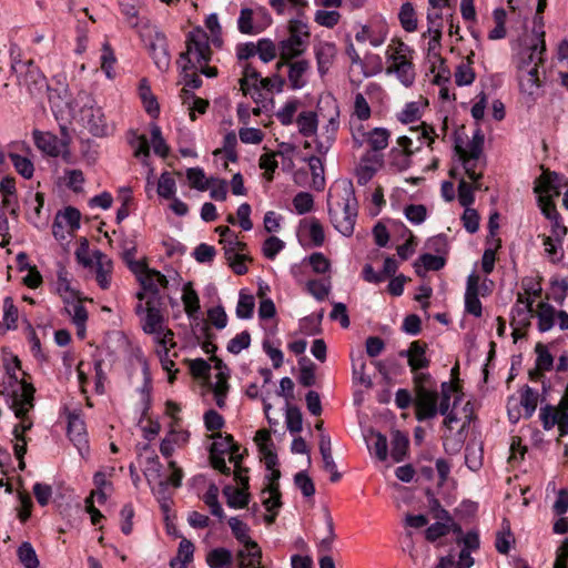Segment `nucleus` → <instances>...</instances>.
Segmentation results:
<instances>
[{
	"instance_id": "obj_1",
	"label": "nucleus",
	"mask_w": 568,
	"mask_h": 568,
	"mask_svg": "<svg viewBox=\"0 0 568 568\" xmlns=\"http://www.w3.org/2000/svg\"><path fill=\"white\" fill-rule=\"evenodd\" d=\"M8 381L1 395L6 396L7 403L10 408L14 412L16 417H21L26 412H30L34 407V386L19 378L16 374L20 369V361L17 356L12 357L11 363L4 365Z\"/></svg>"
},
{
	"instance_id": "obj_2",
	"label": "nucleus",
	"mask_w": 568,
	"mask_h": 568,
	"mask_svg": "<svg viewBox=\"0 0 568 568\" xmlns=\"http://www.w3.org/2000/svg\"><path fill=\"white\" fill-rule=\"evenodd\" d=\"M357 207L354 186L351 181H344L341 197L334 203L328 200L331 222L344 236H351L354 233Z\"/></svg>"
},
{
	"instance_id": "obj_3",
	"label": "nucleus",
	"mask_w": 568,
	"mask_h": 568,
	"mask_svg": "<svg viewBox=\"0 0 568 568\" xmlns=\"http://www.w3.org/2000/svg\"><path fill=\"white\" fill-rule=\"evenodd\" d=\"M211 54L212 50L206 32L202 29H195L189 32L186 51L180 54L178 64L182 71L196 70L197 65L209 63Z\"/></svg>"
},
{
	"instance_id": "obj_4",
	"label": "nucleus",
	"mask_w": 568,
	"mask_h": 568,
	"mask_svg": "<svg viewBox=\"0 0 568 568\" xmlns=\"http://www.w3.org/2000/svg\"><path fill=\"white\" fill-rule=\"evenodd\" d=\"M413 50L403 41H397L387 50V74H396L405 87H410L415 80V70L409 55Z\"/></svg>"
},
{
	"instance_id": "obj_5",
	"label": "nucleus",
	"mask_w": 568,
	"mask_h": 568,
	"mask_svg": "<svg viewBox=\"0 0 568 568\" xmlns=\"http://www.w3.org/2000/svg\"><path fill=\"white\" fill-rule=\"evenodd\" d=\"M12 69L18 73L19 87L24 89L32 99L41 100L45 95L49 87L47 78L33 61L18 62L12 65Z\"/></svg>"
},
{
	"instance_id": "obj_6",
	"label": "nucleus",
	"mask_w": 568,
	"mask_h": 568,
	"mask_svg": "<svg viewBox=\"0 0 568 568\" xmlns=\"http://www.w3.org/2000/svg\"><path fill=\"white\" fill-rule=\"evenodd\" d=\"M140 34L143 41L148 43L155 65L161 71L168 70L170 65V54L164 33L159 31L156 27L151 26L149 21H145V23L141 26Z\"/></svg>"
},
{
	"instance_id": "obj_7",
	"label": "nucleus",
	"mask_w": 568,
	"mask_h": 568,
	"mask_svg": "<svg viewBox=\"0 0 568 568\" xmlns=\"http://www.w3.org/2000/svg\"><path fill=\"white\" fill-rule=\"evenodd\" d=\"M560 178L555 172H546L540 176V182L535 186V192L544 194L539 197L541 212L549 220L560 217L551 196L560 194Z\"/></svg>"
},
{
	"instance_id": "obj_8",
	"label": "nucleus",
	"mask_w": 568,
	"mask_h": 568,
	"mask_svg": "<svg viewBox=\"0 0 568 568\" xmlns=\"http://www.w3.org/2000/svg\"><path fill=\"white\" fill-rule=\"evenodd\" d=\"M163 303H158L156 298H148L145 304L138 303L135 313L140 317L142 331L145 334H161L163 332L164 316L161 312Z\"/></svg>"
},
{
	"instance_id": "obj_9",
	"label": "nucleus",
	"mask_w": 568,
	"mask_h": 568,
	"mask_svg": "<svg viewBox=\"0 0 568 568\" xmlns=\"http://www.w3.org/2000/svg\"><path fill=\"white\" fill-rule=\"evenodd\" d=\"M545 72L540 69L524 68L523 72H517L519 91L528 105H532L544 95Z\"/></svg>"
},
{
	"instance_id": "obj_10",
	"label": "nucleus",
	"mask_w": 568,
	"mask_h": 568,
	"mask_svg": "<svg viewBox=\"0 0 568 568\" xmlns=\"http://www.w3.org/2000/svg\"><path fill=\"white\" fill-rule=\"evenodd\" d=\"M211 438L214 439L210 447V463L212 467L224 475H230L231 468L226 465L224 455L235 445L233 436L215 433L211 435Z\"/></svg>"
},
{
	"instance_id": "obj_11",
	"label": "nucleus",
	"mask_w": 568,
	"mask_h": 568,
	"mask_svg": "<svg viewBox=\"0 0 568 568\" xmlns=\"http://www.w3.org/2000/svg\"><path fill=\"white\" fill-rule=\"evenodd\" d=\"M438 393L428 387H419L415 390L414 405L416 407V418L419 422L432 419L438 413Z\"/></svg>"
},
{
	"instance_id": "obj_12",
	"label": "nucleus",
	"mask_w": 568,
	"mask_h": 568,
	"mask_svg": "<svg viewBox=\"0 0 568 568\" xmlns=\"http://www.w3.org/2000/svg\"><path fill=\"white\" fill-rule=\"evenodd\" d=\"M546 50L545 32L538 33L536 43L520 51L518 55L517 72H523L524 68L540 69L544 65V52Z\"/></svg>"
},
{
	"instance_id": "obj_13",
	"label": "nucleus",
	"mask_w": 568,
	"mask_h": 568,
	"mask_svg": "<svg viewBox=\"0 0 568 568\" xmlns=\"http://www.w3.org/2000/svg\"><path fill=\"white\" fill-rule=\"evenodd\" d=\"M134 275L136 276L141 287H144V290L150 293L149 298H156L158 303H163L162 296L160 295V288H166L169 285V281L165 275L156 270L149 268L148 265Z\"/></svg>"
},
{
	"instance_id": "obj_14",
	"label": "nucleus",
	"mask_w": 568,
	"mask_h": 568,
	"mask_svg": "<svg viewBox=\"0 0 568 568\" xmlns=\"http://www.w3.org/2000/svg\"><path fill=\"white\" fill-rule=\"evenodd\" d=\"M534 301L526 298L524 294L518 293L517 303L513 308L511 326H514L513 335L515 339L518 337V331L526 328L530 325V320L534 316L532 310Z\"/></svg>"
},
{
	"instance_id": "obj_15",
	"label": "nucleus",
	"mask_w": 568,
	"mask_h": 568,
	"mask_svg": "<svg viewBox=\"0 0 568 568\" xmlns=\"http://www.w3.org/2000/svg\"><path fill=\"white\" fill-rule=\"evenodd\" d=\"M383 165V156L377 153L367 152L361 159L356 169L357 183L367 184Z\"/></svg>"
},
{
	"instance_id": "obj_16",
	"label": "nucleus",
	"mask_w": 568,
	"mask_h": 568,
	"mask_svg": "<svg viewBox=\"0 0 568 568\" xmlns=\"http://www.w3.org/2000/svg\"><path fill=\"white\" fill-rule=\"evenodd\" d=\"M261 79L260 72L251 63L244 65L243 77L240 79V89L245 95L250 93L256 103L264 99L258 87Z\"/></svg>"
},
{
	"instance_id": "obj_17",
	"label": "nucleus",
	"mask_w": 568,
	"mask_h": 568,
	"mask_svg": "<svg viewBox=\"0 0 568 568\" xmlns=\"http://www.w3.org/2000/svg\"><path fill=\"white\" fill-rule=\"evenodd\" d=\"M479 280V276L475 273L468 275L465 292V310L475 317H480L483 314L481 302L478 297Z\"/></svg>"
},
{
	"instance_id": "obj_18",
	"label": "nucleus",
	"mask_w": 568,
	"mask_h": 568,
	"mask_svg": "<svg viewBox=\"0 0 568 568\" xmlns=\"http://www.w3.org/2000/svg\"><path fill=\"white\" fill-rule=\"evenodd\" d=\"M51 110L54 114H63L72 110L70 94L68 87L60 83L58 88H50L45 90Z\"/></svg>"
},
{
	"instance_id": "obj_19",
	"label": "nucleus",
	"mask_w": 568,
	"mask_h": 568,
	"mask_svg": "<svg viewBox=\"0 0 568 568\" xmlns=\"http://www.w3.org/2000/svg\"><path fill=\"white\" fill-rule=\"evenodd\" d=\"M82 120L87 123L89 131L95 136L108 133V125L101 109L98 106H84L81 111Z\"/></svg>"
},
{
	"instance_id": "obj_20",
	"label": "nucleus",
	"mask_w": 568,
	"mask_h": 568,
	"mask_svg": "<svg viewBox=\"0 0 568 568\" xmlns=\"http://www.w3.org/2000/svg\"><path fill=\"white\" fill-rule=\"evenodd\" d=\"M68 436L81 454L88 449L85 424L74 413L69 414L68 417Z\"/></svg>"
},
{
	"instance_id": "obj_21",
	"label": "nucleus",
	"mask_w": 568,
	"mask_h": 568,
	"mask_svg": "<svg viewBox=\"0 0 568 568\" xmlns=\"http://www.w3.org/2000/svg\"><path fill=\"white\" fill-rule=\"evenodd\" d=\"M399 355L407 357L412 372H417L418 369L429 366V359L426 357V345L422 344L419 341L410 343L409 348L402 351Z\"/></svg>"
},
{
	"instance_id": "obj_22",
	"label": "nucleus",
	"mask_w": 568,
	"mask_h": 568,
	"mask_svg": "<svg viewBox=\"0 0 568 568\" xmlns=\"http://www.w3.org/2000/svg\"><path fill=\"white\" fill-rule=\"evenodd\" d=\"M32 135L37 148L47 155L55 158L61 153V144L57 135L39 130H34Z\"/></svg>"
},
{
	"instance_id": "obj_23",
	"label": "nucleus",
	"mask_w": 568,
	"mask_h": 568,
	"mask_svg": "<svg viewBox=\"0 0 568 568\" xmlns=\"http://www.w3.org/2000/svg\"><path fill=\"white\" fill-rule=\"evenodd\" d=\"M94 258L97 264L95 280L102 290H108L111 284L113 263L108 255L100 251L94 252Z\"/></svg>"
},
{
	"instance_id": "obj_24",
	"label": "nucleus",
	"mask_w": 568,
	"mask_h": 568,
	"mask_svg": "<svg viewBox=\"0 0 568 568\" xmlns=\"http://www.w3.org/2000/svg\"><path fill=\"white\" fill-rule=\"evenodd\" d=\"M364 140H358L356 135H354V140L358 145H362L364 141H366L371 148V150L376 153L387 148L388 140L390 133L385 128H375L367 133L362 134Z\"/></svg>"
},
{
	"instance_id": "obj_25",
	"label": "nucleus",
	"mask_w": 568,
	"mask_h": 568,
	"mask_svg": "<svg viewBox=\"0 0 568 568\" xmlns=\"http://www.w3.org/2000/svg\"><path fill=\"white\" fill-rule=\"evenodd\" d=\"M236 558L237 568H255L262 564V549L257 542H250V547L237 551Z\"/></svg>"
},
{
	"instance_id": "obj_26",
	"label": "nucleus",
	"mask_w": 568,
	"mask_h": 568,
	"mask_svg": "<svg viewBox=\"0 0 568 568\" xmlns=\"http://www.w3.org/2000/svg\"><path fill=\"white\" fill-rule=\"evenodd\" d=\"M317 69L321 75H324L332 65L336 54V47L331 42H321L314 48Z\"/></svg>"
},
{
	"instance_id": "obj_27",
	"label": "nucleus",
	"mask_w": 568,
	"mask_h": 568,
	"mask_svg": "<svg viewBox=\"0 0 568 568\" xmlns=\"http://www.w3.org/2000/svg\"><path fill=\"white\" fill-rule=\"evenodd\" d=\"M307 50L306 43L304 41H296L290 38H286L278 43V55L280 59L285 62L293 61L294 59L301 57Z\"/></svg>"
},
{
	"instance_id": "obj_28",
	"label": "nucleus",
	"mask_w": 568,
	"mask_h": 568,
	"mask_svg": "<svg viewBox=\"0 0 568 568\" xmlns=\"http://www.w3.org/2000/svg\"><path fill=\"white\" fill-rule=\"evenodd\" d=\"M57 291L59 295L62 297L64 303H70L71 301L79 300V292L71 287L69 272L63 265H59L57 271Z\"/></svg>"
},
{
	"instance_id": "obj_29",
	"label": "nucleus",
	"mask_w": 568,
	"mask_h": 568,
	"mask_svg": "<svg viewBox=\"0 0 568 568\" xmlns=\"http://www.w3.org/2000/svg\"><path fill=\"white\" fill-rule=\"evenodd\" d=\"M308 69L310 62L304 59L292 61V63L288 64V80L292 89L297 90L305 87L306 81L304 79V74Z\"/></svg>"
},
{
	"instance_id": "obj_30",
	"label": "nucleus",
	"mask_w": 568,
	"mask_h": 568,
	"mask_svg": "<svg viewBox=\"0 0 568 568\" xmlns=\"http://www.w3.org/2000/svg\"><path fill=\"white\" fill-rule=\"evenodd\" d=\"M223 495L226 498L227 506L231 508H244L250 503V494L243 488L225 486L223 488Z\"/></svg>"
},
{
	"instance_id": "obj_31",
	"label": "nucleus",
	"mask_w": 568,
	"mask_h": 568,
	"mask_svg": "<svg viewBox=\"0 0 568 568\" xmlns=\"http://www.w3.org/2000/svg\"><path fill=\"white\" fill-rule=\"evenodd\" d=\"M206 562L210 568H231L233 555L226 548H215L206 555Z\"/></svg>"
},
{
	"instance_id": "obj_32",
	"label": "nucleus",
	"mask_w": 568,
	"mask_h": 568,
	"mask_svg": "<svg viewBox=\"0 0 568 568\" xmlns=\"http://www.w3.org/2000/svg\"><path fill=\"white\" fill-rule=\"evenodd\" d=\"M298 16L295 19H291L287 24L288 37L292 40L304 41L308 47L311 32L308 24L303 21Z\"/></svg>"
},
{
	"instance_id": "obj_33",
	"label": "nucleus",
	"mask_w": 568,
	"mask_h": 568,
	"mask_svg": "<svg viewBox=\"0 0 568 568\" xmlns=\"http://www.w3.org/2000/svg\"><path fill=\"white\" fill-rule=\"evenodd\" d=\"M398 20L406 32H415L418 27L417 14L410 2L402 4L398 12Z\"/></svg>"
},
{
	"instance_id": "obj_34",
	"label": "nucleus",
	"mask_w": 568,
	"mask_h": 568,
	"mask_svg": "<svg viewBox=\"0 0 568 568\" xmlns=\"http://www.w3.org/2000/svg\"><path fill=\"white\" fill-rule=\"evenodd\" d=\"M514 542L515 537L510 530V525L507 520H504L501 529L496 534V550L501 555H507L510 551L511 545Z\"/></svg>"
},
{
	"instance_id": "obj_35",
	"label": "nucleus",
	"mask_w": 568,
	"mask_h": 568,
	"mask_svg": "<svg viewBox=\"0 0 568 568\" xmlns=\"http://www.w3.org/2000/svg\"><path fill=\"white\" fill-rule=\"evenodd\" d=\"M194 552L193 544L187 539H182L179 549L178 556L170 561L171 568H186L187 564L192 560Z\"/></svg>"
},
{
	"instance_id": "obj_36",
	"label": "nucleus",
	"mask_w": 568,
	"mask_h": 568,
	"mask_svg": "<svg viewBox=\"0 0 568 568\" xmlns=\"http://www.w3.org/2000/svg\"><path fill=\"white\" fill-rule=\"evenodd\" d=\"M140 98L143 102L145 111L152 116L158 118L160 113V106L156 101V98L153 95L150 85L146 83V80H142L140 88Z\"/></svg>"
},
{
	"instance_id": "obj_37",
	"label": "nucleus",
	"mask_w": 568,
	"mask_h": 568,
	"mask_svg": "<svg viewBox=\"0 0 568 568\" xmlns=\"http://www.w3.org/2000/svg\"><path fill=\"white\" fill-rule=\"evenodd\" d=\"M408 444V437L404 433L400 430H394L392 433L390 456L396 463L402 462L406 456Z\"/></svg>"
},
{
	"instance_id": "obj_38",
	"label": "nucleus",
	"mask_w": 568,
	"mask_h": 568,
	"mask_svg": "<svg viewBox=\"0 0 568 568\" xmlns=\"http://www.w3.org/2000/svg\"><path fill=\"white\" fill-rule=\"evenodd\" d=\"M556 311L552 305L541 302L538 304V329L547 332L554 327Z\"/></svg>"
},
{
	"instance_id": "obj_39",
	"label": "nucleus",
	"mask_w": 568,
	"mask_h": 568,
	"mask_svg": "<svg viewBox=\"0 0 568 568\" xmlns=\"http://www.w3.org/2000/svg\"><path fill=\"white\" fill-rule=\"evenodd\" d=\"M519 405L525 410V418H530L538 405V393L535 392L528 385L524 386L520 394V403Z\"/></svg>"
},
{
	"instance_id": "obj_40",
	"label": "nucleus",
	"mask_w": 568,
	"mask_h": 568,
	"mask_svg": "<svg viewBox=\"0 0 568 568\" xmlns=\"http://www.w3.org/2000/svg\"><path fill=\"white\" fill-rule=\"evenodd\" d=\"M254 12L252 9L243 8L240 12L237 27L241 33L256 34L263 30L262 26L253 23Z\"/></svg>"
},
{
	"instance_id": "obj_41",
	"label": "nucleus",
	"mask_w": 568,
	"mask_h": 568,
	"mask_svg": "<svg viewBox=\"0 0 568 568\" xmlns=\"http://www.w3.org/2000/svg\"><path fill=\"white\" fill-rule=\"evenodd\" d=\"M203 501L210 508L211 514L219 519L224 518L223 508L219 501V488L215 484H211L203 496Z\"/></svg>"
},
{
	"instance_id": "obj_42",
	"label": "nucleus",
	"mask_w": 568,
	"mask_h": 568,
	"mask_svg": "<svg viewBox=\"0 0 568 568\" xmlns=\"http://www.w3.org/2000/svg\"><path fill=\"white\" fill-rule=\"evenodd\" d=\"M296 123L298 131L304 136H311L317 129V116L315 112L305 111L298 114Z\"/></svg>"
},
{
	"instance_id": "obj_43",
	"label": "nucleus",
	"mask_w": 568,
	"mask_h": 568,
	"mask_svg": "<svg viewBox=\"0 0 568 568\" xmlns=\"http://www.w3.org/2000/svg\"><path fill=\"white\" fill-rule=\"evenodd\" d=\"M465 464L473 470H478L483 465V448L476 443H468L465 449Z\"/></svg>"
},
{
	"instance_id": "obj_44",
	"label": "nucleus",
	"mask_w": 568,
	"mask_h": 568,
	"mask_svg": "<svg viewBox=\"0 0 568 568\" xmlns=\"http://www.w3.org/2000/svg\"><path fill=\"white\" fill-rule=\"evenodd\" d=\"M229 526L234 537L241 544H243L244 547H250V542H255L254 540L251 539L248 535V526L244 521L240 520L237 517H231L229 519Z\"/></svg>"
},
{
	"instance_id": "obj_45",
	"label": "nucleus",
	"mask_w": 568,
	"mask_h": 568,
	"mask_svg": "<svg viewBox=\"0 0 568 568\" xmlns=\"http://www.w3.org/2000/svg\"><path fill=\"white\" fill-rule=\"evenodd\" d=\"M18 558L24 568H38L39 559L34 548L28 541L22 542L18 548Z\"/></svg>"
},
{
	"instance_id": "obj_46",
	"label": "nucleus",
	"mask_w": 568,
	"mask_h": 568,
	"mask_svg": "<svg viewBox=\"0 0 568 568\" xmlns=\"http://www.w3.org/2000/svg\"><path fill=\"white\" fill-rule=\"evenodd\" d=\"M254 307V296L251 294H245L244 291H241L236 305V316L242 320H248L253 316Z\"/></svg>"
},
{
	"instance_id": "obj_47",
	"label": "nucleus",
	"mask_w": 568,
	"mask_h": 568,
	"mask_svg": "<svg viewBox=\"0 0 568 568\" xmlns=\"http://www.w3.org/2000/svg\"><path fill=\"white\" fill-rule=\"evenodd\" d=\"M182 302L184 305L185 313L189 316H193L200 310V300L197 293L192 288L191 283L184 285Z\"/></svg>"
},
{
	"instance_id": "obj_48",
	"label": "nucleus",
	"mask_w": 568,
	"mask_h": 568,
	"mask_svg": "<svg viewBox=\"0 0 568 568\" xmlns=\"http://www.w3.org/2000/svg\"><path fill=\"white\" fill-rule=\"evenodd\" d=\"M9 158L16 171L21 176H23L24 179H31L33 176L34 166L30 159L17 153H9Z\"/></svg>"
},
{
	"instance_id": "obj_49",
	"label": "nucleus",
	"mask_w": 568,
	"mask_h": 568,
	"mask_svg": "<svg viewBox=\"0 0 568 568\" xmlns=\"http://www.w3.org/2000/svg\"><path fill=\"white\" fill-rule=\"evenodd\" d=\"M307 292L317 301H324L331 291L329 280H310L306 283Z\"/></svg>"
},
{
	"instance_id": "obj_50",
	"label": "nucleus",
	"mask_w": 568,
	"mask_h": 568,
	"mask_svg": "<svg viewBox=\"0 0 568 568\" xmlns=\"http://www.w3.org/2000/svg\"><path fill=\"white\" fill-rule=\"evenodd\" d=\"M176 192V183L169 172H163L158 182V194L164 199H173Z\"/></svg>"
},
{
	"instance_id": "obj_51",
	"label": "nucleus",
	"mask_w": 568,
	"mask_h": 568,
	"mask_svg": "<svg viewBox=\"0 0 568 568\" xmlns=\"http://www.w3.org/2000/svg\"><path fill=\"white\" fill-rule=\"evenodd\" d=\"M151 142L156 155L161 158H166L169 155L170 148L162 136L160 126L155 123L151 125Z\"/></svg>"
},
{
	"instance_id": "obj_52",
	"label": "nucleus",
	"mask_w": 568,
	"mask_h": 568,
	"mask_svg": "<svg viewBox=\"0 0 568 568\" xmlns=\"http://www.w3.org/2000/svg\"><path fill=\"white\" fill-rule=\"evenodd\" d=\"M55 217L59 219L65 227H69L70 232L80 227L81 214L75 207L69 206L63 212H59Z\"/></svg>"
},
{
	"instance_id": "obj_53",
	"label": "nucleus",
	"mask_w": 568,
	"mask_h": 568,
	"mask_svg": "<svg viewBox=\"0 0 568 568\" xmlns=\"http://www.w3.org/2000/svg\"><path fill=\"white\" fill-rule=\"evenodd\" d=\"M135 253L136 246L133 243L123 247L122 258L133 274L141 272L148 265L145 261H135Z\"/></svg>"
},
{
	"instance_id": "obj_54",
	"label": "nucleus",
	"mask_w": 568,
	"mask_h": 568,
	"mask_svg": "<svg viewBox=\"0 0 568 568\" xmlns=\"http://www.w3.org/2000/svg\"><path fill=\"white\" fill-rule=\"evenodd\" d=\"M277 50L278 47L276 48L275 43L270 39H260L256 43V54L265 63L275 59Z\"/></svg>"
},
{
	"instance_id": "obj_55",
	"label": "nucleus",
	"mask_w": 568,
	"mask_h": 568,
	"mask_svg": "<svg viewBox=\"0 0 568 568\" xmlns=\"http://www.w3.org/2000/svg\"><path fill=\"white\" fill-rule=\"evenodd\" d=\"M475 183L476 184L473 186L465 180H460L458 184V201L462 206L468 207L474 203V190H478L480 187V185L477 182Z\"/></svg>"
},
{
	"instance_id": "obj_56",
	"label": "nucleus",
	"mask_w": 568,
	"mask_h": 568,
	"mask_svg": "<svg viewBox=\"0 0 568 568\" xmlns=\"http://www.w3.org/2000/svg\"><path fill=\"white\" fill-rule=\"evenodd\" d=\"M186 178L191 186L199 191H206L210 187V179H205L204 171L200 168L189 169Z\"/></svg>"
},
{
	"instance_id": "obj_57",
	"label": "nucleus",
	"mask_w": 568,
	"mask_h": 568,
	"mask_svg": "<svg viewBox=\"0 0 568 568\" xmlns=\"http://www.w3.org/2000/svg\"><path fill=\"white\" fill-rule=\"evenodd\" d=\"M270 496L263 500V505L268 513L276 511L281 506V491L278 484H270L264 490Z\"/></svg>"
},
{
	"instance_id": "obj_58",
	"label": "nucleus",
	"mask_w": 568,
	"mask_h": 568,
	"mask_svg": "<svg viewBox=\"0 0 568 568\" xmlns=\"http://www.w3.org/2000/svg\"><path fill=\"white\" fill-rule=\"evenodd\" d=\"M298 363L301 365L298 382L305 387L313 386L315 384L314 364L305 357L301 358Z\"/></svg>"
},
{
	"instance_id": "obj_59",
	"label": "nucleus",
	"mask_w": 568,
	"mask_h": 568,
	"mask_svg": "<svg viewBox=\"0 0 568 568\" xmlns=\"http://www.w3.org/2000/svg\"><path fill=\"white\" fill-rule=\"evenodd\" d=\"M286 427L287 429L295 434L300 433L303 428V416L298 407L291 406L286 410Z\"/></svg>"
},
{
	"instance_id": "obj_60",
	"label": "nucleus",
	"mask_w": 568,
	"mask_h": 568,
	"mask_svg": "<svg viewBox=\"0 0 568 568\" xmlns=\"http://www.w3.org/2000/svg\"><path fill=\"white\" fill-rule=\"evenodd\" d=\"M450 523H447L445 520H437L436 523L432 524L426 530H425V537L428 541L434 542L438 538L444 537L449 534L450 531Z\"/></svg>"
},
{
	"instance_id": "obj_61",
	"label": "nucleus",
	"mask_w": 568,
	"mask_h": 568,
	"mask_svg": "<svg viewBox=\"0 0 568 568\" xmlns=\"http://www.w3.org/2000/svg\"><path fill=\"white\" fill-rule=\"evenodd\" d=\"M65 311L71 316L73 324H85L88 321V312L85 307L77 300L65 303Z\"/></svg>"
},
{
	"instance_id": "obj_62",
	"label": "nucleus",
	"mask_w": 568,
	"mask_h": 568,
	"mask_svg": "<svg viewBox=\"0 0 568 568\" xmlns=\"http://www.w3.org/2000/svg\"><path fill=\"white\" fill-rule=\"evenodd\" d=\"M294 484L304 497H312L315 494L314 483L306 471L295 474Z\"/></svg>"
},
{
	"instance_id": "obj_63",
	"label": "nucleus",
	"mask_w": 568,
	"mask_h": 568,
	"mask_svg": "<svg viewBox=\"0 0 568 568\" xmlns=\"http://www.w3.org/2000/svg\"><path fill=\"white\" fill-rule=\"evenodd\" d=\"M314 20L317 24L325 28H334L341 20V13L338 11H326L317 10L315 12Z\"/></svg>"
},
{
	"instance_id": "obj_64",
	"label": "nucleus",
	"mask_w": 568,
	"mask_h": 568,
	"mask_svg": "<svg viewBox=\"0 0 568 568\" xmlns=\"http://www.w3.org/2000/svg\"><path fill=\"white\" fill-rule=\"evenodd\" d=\"M293 205L298 214H306L311 212L314 206L313 195L308 192H300L294 196Z\"/></svg>"
}]
</instances>
